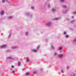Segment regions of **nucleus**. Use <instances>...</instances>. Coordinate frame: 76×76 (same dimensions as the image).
<instances>
[{"label":"nucleus","mask_w":76,"mask_h":76,"mask_svg":"<svg viewBox=\"0 0 76 76\" xmlns=\"http://www.w3.org/2000/svg\"><path fill=\"white\" fill-rule=\"evenodd\" d=\"M39 48V46H38L37 47V50H38V48Z\"/></svg>","instance_id":"obj_18"},{"label":"nucleus","mask_w":76,"mask_h":76,"mask_svg":"<svg viewBox=\"0 0 76 76\" xmlns=\"http://www.w3.org/2000/svg\"><path fill=\"white\" fill-rule=\"evenodd\" d=\"M58 18H56L54 19V20H58Z\"/></svg>","instance_id":"obj_22"},{"label":"nucleus","mask_w":76,"mask_h":76,"mask_svg":"<svg viewBox=\"0 0 76 76\" xmlns=\"http://www.w3.org/2000/svg\"><path fill=\"white\" fill-rule=\"evenodd\" d=\"M18 48V46H13L11 48L12 49H16V48Z\"/></svg>","instance_id":"obj_1"},{"label":"nucleus","mask_w":76,"mask_h":76,"mask_svg":"<svg viewBox=\"0 0 76 76\" xmlns=\"http://www.w3.org/2000/svg\"><path fill=\"white\" fill-rule=\"evenodd\" d=\"M63 7H64V8H66V6H65V5H64L63 6Z\"/></svg>","instance_id":"obj_14"},{"label":"nucleus","mask_w":76,"mask_h":76,"mask_svg":"<svg viewBox=\"0 0 76 76\" xmlns=\"http://www.w3.org/2000/svg\"><path fill=\"white\" fill-rule=\"evenodd\" d=\"M11 37V34H10L9 35V38H10Z\"/></svg>","instance_id":"obj_20"},{"label":"nucleus","mask_w":76,"mask_h":76,"mask_svg":"<svg viewBox=\"0 0 76 76\" xmlns=\"http://www.w3.org/2000/svg\"><path fill=\"white\" fill-rule=\"evenodd\" d=\"M28 32H27L26 33V35L27 36L28 35Z\"/></svg>","instance_id":"obj_16"},{"label":"nucleus","mask_w":76,"mask_h":76,"mask_svg":"<svg viewBox=\"0 0 76 76\" xmlns=\"http://www.w3.org/2000/svg\"><path fill=\"white\" fill-rule=\"evenodd\" d=\"M5 0H2V3H4V2H5Z\"/></svg>","instance_id":"obj_26"},{"label":"nucleus","mask_w":76,"mask_h":76,"mask_svg":"<svg viewBox=\"0 0 76 76\" xmlns=\"http://www.w3.org/2000/svg\"><path fill=\"white\" fill-rule=\"evenodd\" d=\"M58 57H59V58H62L63 57V54H61V55H59L58 56Z\"/></svg>","instance_id":"obj_2"},{"label":"nucleus","mask_w":76,"mask_h":76,"mask_svg":"<svg viewBox=\"0 0 76 76\" xmlns=\"http://www.w3.org/2000/svg\"><path fill=\"white\" fill-rule=\"evenodd\" d=\"M61 2H64V0H60Z\"/></svg>","instance_id":"obj_19"},{"label":"nucleus","mask_w":76,"mask_h":76,"mask_svg":"<svg viewBox=\"0 0 76 76\" xmlns=\"http://www.w3.org/2000/svg\"><path fill=\"white\" fill-rule=\"evenodd\" d=\"M52 12H55V11H56V10L54 9H53L52 10Z\"/></svg>","instance_id":"obj_9"},{"label":"nucleus","mask_w":76,"mask_h":76,"mask_svg":"<svg viewBox=\"0 0 76 76\" xmlns=\"http://www.w3.org/2000/svg\"><path fill=\"white\" fill-rule=\"evenodd\" d=\"M64 35H66V32H64Z\"/></svg>","instance_id":"obj_27"},{"label":"nucleus","mask_w":76,"mask_h":76,"mask_svg":"<svg viewBox=\"0 0 76 76\" xmlns=\"http://www.w3.org/2000/svg\"><path fill=\"white\" fill-rule=\"evenodd\" d=\"M33 73H34V74H35V73H37V72H33Z\"/></svg>","instance_id":"obj_30"},{"label":"nucleus","mask_w":76,"mask_h":76,"mask_svg":"<svg viewBox=\"0 0 76 76\" xmlns=\"http://www.w3.org/2000/svg\"><path fill=\"white\" fill-rule=\"evenodd\" d=\"M31 8L32 9H34V7H32Z\"/></svg>","instance_id":"obj_23"},{"label":"nucleus","mask_w":76,"mask_h":76,"mask_svg":"<svg viewBox=\"0 0 76 76\" xmlns=\"http://www.w3.org/2000/svg\"><path fill=\"white\" fill-rule=\"evenodd\" d=\"M4 14V11L3 10L1 12V15H3Z\"/></svg>","instance_id":"obj_5"},{"label":"nucleus","mask_w":76,"mask_h":76,"mask_svg":"<svg viewBox=\"0 0 76 76\" xmlns=\"http://www.w3.org/2000/svg\"><path fill=\"white\" fill-rule=\"evenodd\" d=\"M11 67H12V68H14V66H11Z\"/></svg>","instance_id":"obj_31"},{"label":"nucleus","mask_w":76,"mask_h":76,"mask_svg":"<svg viewBox=\"0 0 76 76\" xmlns=\"http://www.w3.org/2000/svg\"><path fill=\"white\" fill-rule=\"evenodd\" d=\"M63 13H64V14H66V13H65L64 12H63Z\"/></svg>","instance_id":"obj_34"},{"label":"nucleus","mask_w":76,"mask_h":76,"mask_svg":"<svg viewBox=\"0 0 76 76\" xmlns=\"http://www.w3.org/2000/svg\"><path fill=\"white\" fill-rule=\"evenodd\" d=\"M48 7H50V5H48Z\"/></svg>","instance_id":"obj_35"},{"label":"nucleus","mask_w":76,"mask_h":76,"mask_svg":"<svg viewBox=\"0 0 76 76\" xmlns=\"http://www.w3.org/2000/svg\"><path fill=\"white\" fill-rule=\"evenodd\" d=\"M12 72L13 73H14L15 72V71L13 70L12 71Z\"/></svg>","instance_id":"obj_21"},{"label":"nucleus","mask_w":76,"mask_h":76,"mask_svg":"<svg viewBox=\"0 0 76 76\" xmlns=\"http://www.w3.org/2000/svg\"><path fill=\"white\" fill-rule=\"evenodd\" d=\"M61 72L62 73H64V72H63V70H61Z\"/></svg>","instance_id":"obj_25"},{"label":"nucleus","mask_w":76,"mask_h":76,"mask_svg":"<svg viewBox=\"0 0 76 76\" xmlns=\"http://www.w3.org/2000/svg\"><path fill=\"white\" fill-rule=\"evenodd\" d=\"M23 70H25V68H23Z\"/></svg>","instance_id":"obj_32"},{"label":"nucleus","mask_w":76,"mask_h":76,"mask_svg":"<svg viewBox=\"0 0 76 76\" xmlns=\"http://www.w3.org/2000/svg\"><path fill=\"white\" fill-rule=\"evenodd\" d=\"M51 25V22H49L47 24V25H48V26H50Z\"/></svg>","instance_id":"obj_4"},{"label":"nucleus","mask_w":76,"mask_h":76,"mask_svg":"<svg viewBox=\"0 0 76 76\" xmlns=\"http://www.w3.org/2000/svg\"><path fill=\"white\" fill-rule=\"evenodd\" d=\"M76 12H73V14H76Z\"/></svg>","instance_id":"obj_28"},{"label":"nucleus","mask_w":76,"mask_h":76,"mask_svg":"<svg viewBox=\"0 0 76 76\" xmlns=\"http://www.w3.org/2000/svg\"><path fill=\"white\" fill-rule=\"evenodd\" d=\"M21 64V63H20V62L19 61L18 63V66H20Z\"/></svg>","instance_id":"obj_6"},{"label":"nucleus","mask_w":76,"mask_h":76,"mask_svg":"<svg viewBox=\"0 0 76 76\" xmlns=\"http://www.w3.org/2000/svg\"><path fill=\"white\" fill-rule=\"evenodd\" d=\"M29 59H27V60H26V62H29Z\"/></svg>","instance_id":"obj_10"},{"label":"nucleus","mask_w":76,"mask_h":76,"mask_svg":"<svg viewBox=\"0 0 76 76\" xmlns=\"http://www.w3.org/2000/svg\"><path fill=\"white\" fill-rule=\"evenodd\" d=\"M68 68V66H67V69Z\"/></svg>","instance_id":"obj_36"},{"label":"nucleus","mask_w":76,"mask_h":76,"mask_svg":"<svg viewBox=\"0 0 76 76\" xmlns=\"http://www.w3.org/2000/svg\"><path fill=\"white\" fill-rule=\"evenodd\" d=\"M30 75L29 73V72H27L26 73V75Z\"/></svg>","instance_id":"obj_8"},{"label":"nucleus","mask_w":76,"mask_h":76,"mask_svg":"<svg viewBox=\"0 0 76 76\" xmlns=\"http://www.w3.org/2000/svg\"><path fill=\"white\" fill-rule=\"evenodd\" d=\"M71 18H73V16H72Z\"/></svg>","instance_id":"obj_33"},{"label":"nucleus","mask_w":76,"mask_h":76,"mask_svg":"<svg viewBox=\"0 0 76 76\" xmlns=\"http://www.w3.org/2000/svg\"><path fill=\"white\" fill-rule=\"evenodd\" d=\"M62 48L61 47H60L59 49V50H62Z\"/></svg>","instance_id":"obj_15"},{"label":"nucleus","mask_w":76,"mask_h":76,"mask_svg":"<svg viewBox=\"0 0 76 76\" xmlns=\"http://www.w3.org/2000/svg\"><path fill=\"white\" fill-rule=\"evenodd\" d=\"M6 0V1H7V0Z\"/></svg>","instance_id":"obj_38"},{"label":"nucleus","mask_w":76,"mask_h":76,"mask_svg":"<svg viewBox=\"0 0 76 76\" xmlns=\"http://www.w3.org/2000/svg\"><path fill=\"white\" fill-rule=\"evenodd\" d=\"M7 47L6 45H3L1 46V48H5V47Z\"/></svg>","instance_id":"obj_3"},{"label":"nucleus","mask_w":76,"mask_h":76,"mask_svg":"<svg viewBox=\"0 0 76 76\" xmlns=\"http://www.w3.org/2000/svg\"><path fill=\"white\" fill-rule=\"evenodd\" d=\"M12 19V17L10 16L8 18V19Z\"/></svg>","instance_id":"obj_7"},{"label":"nucleus","mask_w":76,"mask_h":76,"mask_svg":"<svg viewBox=\"0 0 76 76\" xmlns=\"http://www.w3.org/2000/svg\"><path fill=\"white\" fill-rule=\"evenodd\" d=\"M51 48H52V49H53V50H54V46H52Z\"/></svg>","instance_id":"obj_17"},{"label":"nucleus","mask_w":76,"mask_h":76,"mask_svg":"<svg viewBox=\"0 0 76 76\" xmlns=\"http://www.w3.org/2000/svg\"><path fill=\"white\" fill-rule=\"evenodd\" d=\"M76 39H74V42H76Z\"/></svg>","instance_id":"obj_24"},{"label":"nucleus","mask_w":76,"mask_h":76,"mask_svg":"<svg viewBox=\"0 0 76 76\" xmlns=\"http://www.w3.org/2000/svg\"><path fill=\"white\" fill-rule=\"evenodd\" d=\"M57 53L55 52L54 53V56H56V55H57Z\"/></svg>","instance_id":"obj_12"},{"label":"nucleus","mask_w":76,"mask_h":76,"mask_svg":"<svg viewBox=\"0 0 76 76\" xmlns=\"http://www.w3.org/2000/svg\"><path fill=\"white\" fill-rule=\"evenodd\" d=\"M8 58L12 59V58L11 57H8L7 58V59H8Z\"/></svg>","instance_id":"obj_11"},{"label":"nucleus","mask_w":76,"mask_h":76,"mask_svg":"<svg viewBox=\"0 0 76 76\" xmlns=\"http://www.w3.org/2000/svg\"><path fill=\"white\" fill-rule=\"evenodd\" d=\"M33 51H34V52H38V50H33Z\"/></svg>","instance_id":"obj_13"},{"label":"nucleus","mask_w":76,"mask_h":76,"mask_svg":"<svg viewBox=\"0 0 76 76\" xmlns=\"http://www.w3.org/2000/svg\"><path fill=\"white\" fill-rule=\"evenodd\" d=\"M41 70H42V69H41Z\"/></svg>","instance_id":"obj_37"},{"label":"nucleus","mask_w":76,"mask_h":76,"mask_svg":"<svg viewBox=\"0 0 76 76\" xmlns=\"http://www.w3.org/2000/svg\"><path fill=\"white\" fill-rule=\"evenodd\" d=\"M66 38H68V37H69V36H68V35H66Z\"/></svg>","instance_id":"obj_29"}]
</instances>
